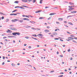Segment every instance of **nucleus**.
<instances>
[{
    "label": "nucleus",
    "mask_w": 77,
    "mask_h": 77,
    "mask_svg": "<svg viewBox=\"0 0 77 77\" xmlns=\"http://www.w3.org/2000/svg\"><path fill=\"white\" fill-rule=\"evenodd\" d=\"M51 19V17H49L48 19V20H50Z\"/></svg>",
    "instance_id": "obj_48"
},
{
    "label": "nucleus",
    "mask_w": 77,
    "mask_h": 77,
    "mask_svg": "<svg viewBox=\"0 0 77 77\" xmlns=\"http://www.w3.org/2000/svg\"><path fill=\"white\" fill-rule=\"evenodd\" d=\"M18 22H20V23H23V20H18Z\"/></svg>",
    "instance_id": "obj_14"
},
{
    "label": "nucleus",
    "mask_w": 77,
    "mask_h": 77,
    "mask_svg": "<svg viewBox=\"0 0 77 77\" xmlns=\"http://www.w3.org/2000/svg\"><path fill=\"white\" fill-rule=\"evenodd\" d=\"M64 26L66 27H68V26L66 25H64Z\"/></svg>",
    "instance_id": "obj_36"
},
{
    "label": "nucleus",
    "mask_w": 77,
    "mask_h": 77,
    "mask_svg": "<svg viewBox=\"0 0 77 77\" xmlns=\"http://www.w3.org/2000/svg\"><path fill=\"white\" fill-rule=\"evenodd\" d=\"M60 56L61 57H63V56H62V55H60Z\"/></svg>",
    "instance_id": "obj_49"
},
{
    "label": "nucleus",
    "mask_w": 77,
    "mask_h": 77,
    "mask_svg": "<svg viewBox=\"0 0 77 77\" xmlns=\"http://www.w3.org/2000/svg\"><path fill=\"white\" fill-rule=\"evenodd\" d=\"M10 29H12L11 30H17V29H16L15 28H10Z\"/></svg>",
    "instance_id": "obj_8"
},
{
    "label": "nucleus",
    "mask_w": 77,
    "mask_h": 77,
    "mask_svg": "<svg viewBox=\"0 0 77 77\" xmlns=\"http://www.w3.org/2000/svg\"><path fill=\"white\" fill-rule=\"evenodd\" d=\"M5 41H8V39H5Z\"/></svg>",
    "instance_id": "obj_62"
},
{
    "label": "nucleus",
    "mask_w": 77,
    "mask_h": 77,
    "mask_svg": "<svg viewBox=\"0 0 77 77\" xmlns=\"http://www.w3.org/2000/svg\"><path fill=\"white\" fill-rule=\"evenodd\" d=\"M70 51H71V50H70V49H68V52H70Z\"/></svg>",
    "instance_id": "obj_47"
},
{
    "label": "nucleus",
    "mask_w": 77,
    "mask_h": 77,
    "mask_svg": "<svg viewBox=\"0 0 77 77\" xmlns=\"http://www.w3.org/2000/svg\"><path fill=\"white\" fill-rule=\"evenodd\" d=\"M69 8H75V7L74 6V5H71L69 6Z\"/></svg>",
    "instance_id": "obj_9"
},
{
    "label": "nucleus",
    "mask_w": 77,
    "mask_h": 77,
    "mask_svg": "<svg viewBox=\"0 0 77 77\" xmlns=\"http://www.w3.org/2000/svg\"><path fill=\"white\" fill-rule=\"evenodd\" d=\"M71 13L72 14H74L75 13H76L77 12V11H72L71 12Z\"/></svg>",
    "instance_id": "obj_10"
},
{
    "label": "nucleus",
    "mask_w": 77,
    "mask_h": 77,
    "mask_svg": "<svg viewBox=\"0 0 77 77\" xmlns=\"http://www.w3.org/2000/svg\"><path fill=\"white\" fill-rule=\"evenodd\" d=\"M60 41H62V42L63 41V40H62L61 39H60Z\"/></svg>",
    "instance_id": "obj_61"
},
{
    "label": "nucleus",
    "mask_w": 77,
    "mask_h": 77,
    "mask_svg": "<svg viewBox=\"0 0 77 77\" xmlns=\"http://www.w3.org/2000/svg\"><path fill=\"white\" fill-rule=\"evenodd\" d=\"M39 19H44V17H40L39 18Z\"/></svg>",
    "instance_id": "obj_31"
},
{
    "label": "nucleus",
    "mask_w": 77,
    "mask_h": 77,
    "mask_svg": "<svg viewBox=\"0 0 77 77\" xmlns=\"http://www.w3.org/2000/svg\"><path fill=\"white\" fill-rule=\"evenodd\" d=\"M4 64H5V62H3L2 64V65H4Z\"/></svg>",
    "instance_id": "obj_50"
},
{
    "label": "nucleus",
    "mask_w": 77,
    "mask_h": 77,
    "mask_svg": "<svg viewBox=\"0 0 77 77\" xmlns=\"http://www.w3.org/2000/svg\"><path fill=\"white\" fill-rule=\"evenodd\" d=\"M10 15H14V13H12V14H10Z\"/></svg>",
    "instance_id": "obj_46"
},
{
    "label": "nucleus",
    "mask_w": 77,
    "mask_h": 77,
    "mask_svg": "<svg viewBox=\"0 0 77 77\" xmlns=\"http://www.w3.org/2000/svg\"><path fill=\"white\" fill-rule=\"evenodd\" d=\"M69 4L70 5H74V4L71 2H69Z\"/></svg>",
    "instance_id": "obj_12"
},
{
    "label": "nucleus",
    "mask_w": 77,
    "mask_h": 77,
    "mask_svg": "<svg viewBox=\"0 0 77 77\" xmlns=\"http://www.w3.org/2000/svg\"><path fill=\"white\" fill-rule=\"evenodd\" d=\"M11 65L13 66H15V64L14 63H12Z\"/></svg>",
    "instance_id": "obj_34"
},
{
    "label": "nucleus",
    "mask_w": 77,
    "mask_h": 77,
    "mask_svg": "<svg viewBox=\"0 0 77 77\" xmlns=\"http://www.w3.org/2000/svg\"><path fill=\"white\" fill-rule=\"evenodd\" d=\"M19 8H20V9H22V7H20L19 6Z\"/></svg>",
    "instance_id": "obj_59"
},
{
    "label": "nucleus",
    "mask_w": 77,
    "mask_h": 77,
    "mask_svg": "<svg viewBox=\"0 0 77 77\" xmlns=\"http://www.w3.org/2000/svg\"><path fill=\"white\" fill-rule=\"evenodd\" d=\"M14 3H17V4H18V1H16L14 2Z\"/></svg>",
    "instance_id": "obj_25"
},
{
    "label": "nucleus",
    "mask_w": 77,
    "mask_h": 77,
    "mask_svg": "<svg viewBox=\"0 0 77 77\" xmlns=\"http://www.w3.org/2000/svg\"><path fill=\"white\" fill-rule=\"evenodd\" d=\"M12 34L13 36H16V35H17V32H13L12 33Z\"/></svg>",
    "instance_id": "obj_7"
},
{
    "label": "nucleus",
    "mask_w": 77,
    "mask_h": 77,
    "mask_svg": "<svg viewBox=\"0 0 77 77\" xmlns=\"http://www.w3.org/2000/svg\"><path fill=\"white\" fill-rule=\"evenodd\" d=\"M55 14H56V13H52L50 14V15H55Z\"/></svg>",
    "instance_id": "obj_13"
},
{
    "label": "nucleus",
    "mask_w": 77,
    "mask_h": 77,
    "mask_svg": "<svg viewBox=\"0 0 77 77\" xmlns=\"http://www.w3.org/2000/svg\"><path fill=\"white\" fill-rule=\"evenodd\" d=\"M19 6H16V7H14V8H19Z\"/></svg>",
    "instance_id": "obj_44"
},
{
    "label": "nucleus",
    "mask_w": 77,
    "mask_h": 77,
    "mask_svg": "<svg viewBox=\"0 0 77 77\" xmlns=\"http://www.w3.org/2000/svg\"><path fill=\"white\" fill-rule=\"evenodd\" d=\"M63 76V75H61L58 76V77H62Z\"/></svg>",
    "instance_id": "obj_30"
},
{
    "label": "nucleus",
    "mask_w": 77,
    "mask_h": 77,
    "mask_svg": "<svg viewBox=\"0 0 77 77\" xmlns=\"http://www.w3.org/2000/svg\"><path fill=\"white\" fill-rule=\"evenodd\" d=\"M35 2H36V0H33L32 1L33 3H35Z\"/></svg>",
    "instance_id": "obj_33"
},
{
    "label": "nucleus",
    "mask_w": 77,
    "mask_h": 77,
    "mask_svg": "<svg viewBox=\"0 0 77 77\" xmlns=\"http://www.w3.org/2000/svg\"><path fill=\"white\" fill-rule=\"evenodd\" d=\"M54 72V70L51 71L50 72Z\"/></svg>",
    "instance_id": "obj_45"
},
{
    "label": "nucleus",
    "mask_w": 77,
    "mask_h": 77,
    "mask_svg": "<svg viewBox=\"0 0 77 77\" xmlns=\"http://www.w3.org/2000/svg\"><path fill=\"white\" fill-rule=\"evenodd\" d=\"M72 16H67V18H69V17H72Z\"/></svg>",
    "instance_id": "obj_32"
},
{
    "label": "nucleus",
    "mask_w": 77,
    "mask_h": 77,
    "mask_svg": "<svg viewBox=\"0 0 77 77\" xmlns=\"http://www.w3.org/2000/svg\"><path fill=\"white\" fill-rule=\"evenodd\" d=\"M68 24H70V25H73V24H72V23L71 22H68Z\"/></svg>",
    "instance_id": "obj_23"
},
{
    "label": "nucleus",
    "mask_w": 77,
    "mask_h": 77,
    "mask_svg": "<svg viewBox=\"0 0 77 77\" xmlns=\"http://www.w3.org/2000/svg\"><path fill=\"white\" fill-rule=\"evenodd\" d=\"M4 18H5V17H4L2 16V20H3V19H4Z\"/></svg>",
    "instance_id": "obj_38"
},
{
    "label": "nucleus",
    "mask_w": 77,
    "mask_h": 77,
    "mask_svg": "<svg viewBox=\"0 0 77 77\" xmlns=\"http://www.w3.org/2000/svg\"><path fill=\"white\" fill-rule=\"evenodd\" d=\"M57 33H54L53 34L54 35H57Z\"/></svg>",
    "instance_id": "obj_26"
},
{
    "label": "nucleus",
    "mask_w": 77,
    "mask_h": 77,
    "mask_svg": "<svg viewBox=\"0 0 77 77\" xmlns=\"http://www.w3.org/2000/svg\"><path fill=\"white\" fill-rule=\"evenodd\" d=\"M19 20H18V19H15L14 20H12L11 21L13 23H14V22H16V21H17Z\"/></svg>",
    "instance_id": "obj_1"
},
{
    "label": "nucleus",
    "mask_w": 77,
    "mask_h": 77,
    "mask_svg": "<svg viewBox=\"0 0 77 77\" xmlns=\"http://www.w3.org/2000/svg\"><path fill=\"white\" fill-rule=\"evenodd\" d=\"M22 17H26V15H22Z\"/></svg>",
    "instance_id": "obj_64"
},
{
    "label": "nucleus",
    "mask_w": 77,
    "mask_h": 77,
    "mask_svg": "<svg viewBox=\"0 0 77 77\" xmlns=\"http://www.w3.org/2000/svg\"><path fill=\"white\" fill-rule=\"evenodd\" d=\"M11 30H9V29H8L7 30V31L6 32L7 33H8L9 32H11Z\"/></svg>",
    "instance_id": "obj_18"
},
{
    "label": "nucleus",
    "mask_w": 77,
    "mask_h": 77,
    "mask_svg": "<svg viewBox=\"0 0 77 77\" xmlns=\"http://www.w3.org/2000/svg\"><path fill=\"white\" fill-rule=\"evenodd\" d=\"M25 38H26V39H29V37L28 36L25 37Z\"/></svg>",
    "instance_id": "obj_39"
},
{
    "label": "nucleus",
    "mask_w": 77,
    "mask_h": 77,
    "mask_svg": "<svg viewBox=\"0 0 77 77\" xmlns=\"http://www.w3.org/2000/svg\"><path fill=\"white\" fill-rule=\"evenodd\" d=\"M31 29H33V30H41V29H39V28H37L36 29L34 28H31Z\"/></svg>",
    "instance_id": "obj_3"
},
{
    "label": "nucleus",
    "mask_w": 77,
    "mask_h": 77,
    "mask_svg": "<svg viewBox=\"0 0 77 77\" xmlns=\"http://www.w3.org/2000/svg\"><path fill=\"white\" fill-rule=\"evenodd\" d=\"M20 20H27V21H30V19L27 18H20Z\"/></svg>",
    "instance_id": "obj_2"
},
{
    "label": "nucleus",
    "mask_w": 77,
    "mask_h": 77,
    "mask_svg": "<svg viewBox=\"0 0 77 77\" xmlns=\"http://www.w3.org/2000/svg\"><path fill=\"white\" fill-rule=\"evenodd\" d=\"M35 22H34V21H32V24H34V23H35Z\"/></svg>",
    "instance_id": "obj_42"
},
{
    "label": "nucleus",
    "mask_w": 77,
    "mask_h": 77,
    "mask_svg": "<svg viewBox=\"0 0 77 77\" xmlns=\"http://www.w3.org/2000/svg\"><path fill=\"white\" fill-rule=\"evenodd\" d=\"M59 53L58 51L57 52V54H59Z\"/></svg>",
    "instance_id": "obj_57"
},
{
    "label": "nucleus",
    "mask_w": 77,
    "mask_h": 77,
    "mask_svg": "<svg viewBox=\"0 0 77 77\" xmlns=\"http://www.w3.org/2000/svg\"><path fill=\"white\" fill-rule=\"evenodd\" d=\"M14 26V25H11L9 26V27H13Z\"/></svg>",
    "instance_id": "obj_29"
},
{
    "label": "nucleus",
    "mask_w": 77,
    "mask_h": 77,
    "mask_svg": "<svg viewBox=\"0 0 77 77\" xmlns=\"http://www.w3.org/2000/svg\"><path fill=\"white\" fill-rule=\"evenodd\" d=\"M60 74H63V72H61V73H60Z\"/></svg>",
    "instance_id": "obj_60"
},
{
    "label": "nucleus",
    "mask_w": 77,
    "mask_h": 77,
    "mask_svg": "<svg viewBox=\"0 0 77 77\" xmlns=\"http://www.w3.org/2000/svg\"><path fill=\"white\" fill-rule=\"evenodd\" d=\"M58 20H60V21L63 20V19H62V18H59L58 19Z\"/></svg>",
    "instance_id": "obj_16"
},
{
    "label": "nucleus",
    "mask_w": 77,
    "mask_h": 77,
    "mask_svg": "<svg viewBox=\"0 0 77 77\" xmlns=\"http://www.w3.org/2000/svg\"><path fill=\"white\" fill-rule=\"evenodd\" d=\"M45 32V33H47L48 32H50V31L48 29H46L44 30Z\"/></svg>",
    "instance_id": "obj_5"
},
{
    "label": "nucleus",
    "mask_w": 77,
    "mask_h": 77,
    "mask_svg": "<svg viewBox=\"0 0 77 77\" xmlns=\"http://www.w3.org/2000/svg\"><path fill=\"white\" fill-rule=\"evenodd\" d=\"M16 35H17L18 36H19V35H20V33L19 32H16Z\"/></svg>",
    "instance_id": "obj_15"
},
{
    "label": "nucleus",
    "mask_w": 77,
    "mask_h": 77,
    "mask_svg": "<svg viewBox=\"0 0 77 77\" xmlns=\"http://www.w3.org/2000/svg\"><path fill=\"white\" fill-rule=\"evenodd\" d=\"M55 40H58L59 38H54Z\"/></svg>",
    "instance_id": "obj_40"
},
{
    "label": "nucleus",
    "mask_w": 77,
    "mask_h": 77,
    "mask_svg": "<svg viewBox=\"0 0 77 77\" xmlns=\"http://www.w3.org/2000/svg\"><path fill=\"white\" fill-rule=\"evenodd\" d=\"M38 13H39V12H41V11H38Z\"/></svg>",
    "instance_id": "obj_56"
},
{
    "label": "nucleus",
    "mask_w": 77,
    "mask_h": 77,
    "mask_svg": "<svg viewBox=\"0 0 77 77\" xmlns=\"http://www.w3.org/2000/svg\"><path fill=\"white\" fill-rule=\"evenodd\" d=\"M51 37H53L54 36L53 35H51Z\"/></svg>",
    "instance_id": "obj_63"
},
{
    "label": "nucleus",
    "mask_w": 77,
    "mask_h": 77,
    "mask_svg": "<svg viewBox=\"0 0 77 77\" xmlns=\"http://www.w3.org/2000/svg\"><path fill=\"white\" fill-rule=\"evenodd\" d=\"M0 14H1V15H5V14H3V13H2L1 12H0Z\"/></svg>",
    "instance_id": "obj_28"
},
{
    "label": "nucleus",
    "mask_w": 77,
    "mask_h": 77,
    "mask_svg": "<svg viewBox=\"0 0 77 77\" xmlns=\"http://www.w3.org/2000/svg\"><path fill=\"white\" fill-rule=\"evenodd\" d=\"M25 17H27V18H29V17L27 15H26Z\"/></svg>",
    "instance_id": "obj_54"
},
{
    "label": "nucleus",
    "mask_w": 77,
    "mask_h": 77,
    "mask_svg": "<svg viewBox=\"0 0 77 77\" xmlns=\"http://www.w3.org/2000/svg\"><path fill=\"white\" fill-rule=\"evenodd\" d=\"M74 8H70L69 9L68 11H71L72 10H73V9H74Z\"/></svg>",
    "instance_id": "obj_4"
},
{
    "label": "nucleus",
    "mask_w": 77,
    "mask_h": 77,
    "mask_svg": "<svg viewBox=\"0 0 77 77\" xmlns=\"http://www.w3.org/2000/svg\"><path fill=\"white\" fill-rule=\"evenodd\" d=\"M32 36H35V37H36V36H37L36 34L32 35Z\"/></svg>",
    "instance_id": "obj_19"
},
{
    "label": "nucleus",
    "mask_w": 77,
    "mask_h": 77,
    "mask_svg": "<svg viewBox=\"0 0 77 77\" xmlns=\"http://www.w3.org/2000/svg\"><path fill=\"white\" fill-rule=\"evenodd\" d=\"M34 39H35V40H38V39H37V38H34Z\"/></svg>",
    "instance_id": "obj_58"
},
{
    "label": "nucleus",
    "mask_w": 77,
    "mask_h": 77,
    "mask_svg": "<svg viewBox=\"0 0 77 77\" xmlns=\"http://www.w3.org/2000/svg\"><path fill=\"white\" fill-rule=\"evenodd\" d=\"M17 14H14L13 13V15H17Z\"/></svg>",
    "instance_id": "obj_41"
},
{
    "label": "nucleus",
    "mask_w": 77,
    "mask_h": 77,
    "mask_svg": "<svg viewBox=\"0 0 77 77\" xmlns=\"http://www.w3.org/2000/svg\"><path fill=\"white\" fill-rule=\"evenodd\" d=\"M13 37V38H16V37L15 36H8V38H11V37Z\"/></svg>",
    "instance_id": "obj_11"
},
{
    "label": "nucleus",
    "mask_w": 77,
    "mask_h": 77,
    "mask_svg": "<svg viewBox=\"0 0 77 77\" xmlns=\"http://www.w3.org/2000/svg\"><path fill=\"white\" fill-rule=\"evenodd\" d=\"M28 48H32V47H31V46H29Z\"/></svg>",
    "instance_id": "obj_52"
},
{
    "label": "nucleus",
    "mask_w": 77,
    "mask_h": 77,
    "mask_svg": "<svg viewBox=\"0 0 77 77\" xmlns=\"http://www.w3.org/2000/svg\"><path fill=\"white\" fill-rule=\"evenodd\" d=\"M17 10L16 9L14 10L13 11H12V13H13L14 12H16V11H17Z\"/></svg>",
    "instance_id": "obj_22"
},
{
    "label": "nucleus",
    "mask_w": 77,
    "mask_h": 77,
    "mask_svg": "<svg viewBox=\"0 0 77 77\" xmlns=\"http://www.w3.org/2000/svg\"><path fill=\"white\" fill-rule=\"evenodd\" d=\"M37 36H44V35H42V34H38V35H37Z\"/></svg>",
    "instance_id": "obj_6"
},
{
    "label": "nucleus",
    "mask_w": 77,
    "mask_h": 77,
    "mask_svg": "<svg viewBox=\"0 0 77 77\" xmlns=\"http://www.w3.org/2000/svg\"><path fill=\"white\" fill-rule=\"evenodd\" d=\"M69 39H70L71 40H73V39H74V38L72 37H69Z\"/></svg>",
    "instance_id": "obj_24"
},
{
    "label": "nucleus",
    "mask_w": 77,
    "mask_h": 77,
    "mask_svg": "<svg viewBox=\"0 0 77 77\" xmlns=\"http://www.w3.org/2000/svg\"><path fill=\"white\" fill-rule=\"evenodd\" d=\"M72 42H74V43H77V42H76V41H74V40H72Z\"/></svg>",
    "instance_id": "obj_35"
},
{
    "label": "nucleus",
    "mask_w": 77,
    "mask_h": 77,
    "mask_svg": "<svg viewBox=\"0 0 77 77\" xmlns=\"http://www.w3.org/2000/svg\"><path fill=\"white\" fill-rule=\"evenodd\" d=\"M70 60H72V57H70Z\"/></svg>",
    "instance_id": "obj_43"
},
{
    "label": "nucleus",
    "mask_w": 77,
    "mask_h": 77,
    "mask_svg": "<svg viewBox=\"0 0 77 77\" xmlns=\"http://www.w3.org/2000/svg\"><path fill=\"white\" fill-rule=\"evenodd\" d=\"M64 23H67V22L66 21H64Z\"/></svg>",
    "instance_id": "obj_51"
},
{
    "label": "nucleus",
    "mask_w": 77,
    "mask_h": 77,
    "mask_svg": "<svg viewBox=\"0 0 77 77\" xmlns=\"http://www.w3.org/2000/svg\"><path fill=\"white\" fill-rule=\"evenodd\" d=\"M22 6H23V7H25V8H29V7H28L27 6L25 5H22Z\"/></svg>",
    "instance_id": "obj_20"
},
{
    "label": "nucleus",
    "mask_w": 77,
    "mask_h": 77,
    "mask_svg": "<svg viewBox=\"0 0 77 77\" xmlns=\"http://www.w3.org/2000/svg\"><path fill=\"white\" fill-rule=\"evenodd\" d=\"M9 19H7L6 20V22H8V21H9Z\"/></svg>",
    "instance_id": "obj_27"
},
{
    "label": "nucleus",
    "mask_w": 77,
    "mask_h": 77,
    "mask_svg": "<svg viewBox=\"0 0 77 77\" xmlns=\"http://www.w3.org/2000/svg\"><path fill=\"white\" fill-rule=\"evenodd\" d=\"M7 37H3V39H5V38H6Z\"/></svg>",
    "instance_id": "obj_53"
},
{
    "label": "nucleus",
    "mask_w": 77,
    "mask_h": 77,
    "mask_svg": "<svg viewBox=\"0 0 77 77\" xmlns=\"http://www.w3.org/2000/svg\"><path fill=\"white\" fill-rule=\"evenodd\" d=\"M23 2H27V0H21Z\"/></svg>",
    "instance_id": "obj_17"
},
{
    "label": "nucleus",
    "mask_w": 77,
    "mask_h": 77,
    "mask_svg": "<svg viewBox=\"0 0 77 77\" xmlns=\"http://www.w3.org/2000/svg\"><path fill=\"white\" fill-rule=\"evenodd\" d=\"M5 59V57L3 56V59Z\"/></svg>",
    "instance_id": "obj_55"
},
{
    "label": "nucleus",
    "mask_w": 77,
    "mask_h": 77,
    "mask_svg": "<svg viewBox=\"0 0 77 77\" xmlns=\"http://www.w3.org/2000/svg\"><path fill=\"white\" fill-rule=\"evenodd\" d=\"M26 28H29V27H31V26H28L27 27H25Z\"/></svg>",
    "instance_id": "obj_37"
},
{
    "label": "nucleus",
    "mask_w": 77,
    "mask_h": 77,
    "mask_svg": "<svg viewBox=\"0 0 77 77\" xmlns=\"http://www.w3.org/2000/svg\"><path fill=\"white\" fill-rule=\"evenodd\" d=\"M43 1V0H41L40 1V3L41 4H42V1Z\"/></svg>",
    "instance_id": "obj_21"
}]
</instances>
